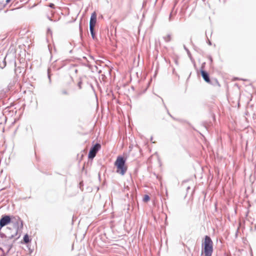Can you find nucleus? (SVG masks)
<instances>
[{
	"instance_id": "2",
	"label": "nucleus",
	"mask_w": 256,
	"mask_h": 256,
	"mask_svg": "<svg viewBox=\"0 0 256 256\" xmlns=\"http://www.w3.org/2000/svg\"><path fill=\"white\" fill-rule=\"evenodd\" d=\"M204 245L205 256H212L213 252V242L209 236H205Z\"/></svg>"
},
{
	"instance_id": "19",
	"label": "nucleus",
	"mask_w": 256,
	"mask_h": 256,
	"mask_svg": "<svg viewBox=\"0 0 256 256\" xmlns=\"http://www.w3.org/2000/svg\"><path fill=\"white\" fill-rule=\"evenodd\" d=\"M82 82L81 81H80L78 84V86L80 89L82 88Z\"/></svg>"
},
{
	"instance_id": "7",
	"label": "nucleus",
	"mask_w": 256,
	"mask_h": 256,
	"mask_svg": "<svg viewBox=\"0 0 256 256\" xmlns=\"http://www.w3.org/2000/svg\"><path fill=\"white\" fill-rule=\"evenodd\" d=\"M202 76L203 79L208 83H210V80L208 74L205 70H201Z\"/></svg>"
},
{
	"instance_id": "15",
	"label": "nucleus",
	"mask_w": 256,
	"mask_h": 256,
	"mask_svg": "<svg viewBox=\"0 0 256 256\" xmlns=\"http://www.w3.org/2000/svg\"><path fill=\"white\" fill-rule=\"evenodd\" d=\"M61 92H62V94H64V95H68L69 94L68 92L66 90H65V89L62 90H61Z\"/></svg>"
},
{
	"instance_id": "12",
	"label": "nucleus",
	"mask_w": 256,
	"mask_h": 256,
	"mask_svg": "<svg viewBox=\"0 0 256 256\" xmlns=\"http://www.w3.org/2000/svg\"><path fill=\"white\" fill-rule=\"evenodd\" d=\"M164 40L166 42H168L171 40V35L170 34L163 37Z\"/></svg>"
},
{
	"instance_id": "1",
	"label": "nucleus",
	"mask_w": 256,
	"mask_h": 256,
	"mask_svg": "<svg viewBox=\"0 0 256 256\" xmlns=\"http://www.w3.org/2000/svg\"><path fill=\"white\" fill-rule=\"evenodd\" d=\"M126 159L122 156H118L114 165L117 168L116 172L123 176L127 170V167L125 166Z\"/></svg>"
},
{
	"instance_id": "5",
	"label": "nucleus",
	"mask_w": 256,
	"mask_h": 256,
	"mask_svg": "<svg viewBox=\"0 0 256 256\" xmlns=\"http://www.w3.org/2000/svg\"><path fill=\"white\" fill-rule=\"evenodd\" d=\"M11 222V218L10 216L3 215L0 219V226L4 227L10 224Z\"/></svg>"
},
{
	"instance_id": "23",
	"label": "nucleus",
	"mask_w": 256,
	"mask_h": 256,
	"mask_svg": "<svg viewBox=\"0 0 256 256\" xmlns=\"http://www.w3.org/2000/svg\"><path fill=\"white\" fill-rule=\"evenodd\" d=\"M48 32H50V34L52 33V32L50 31V29H48Z\"/></svg>"
},
{
	"instance_id": "22",
	"label": "nucleus",
	"mask_w": 256,
	"mask_h": 256,
	"mask_svg": "<svg viewBox=\"0 0 256 256\" xmlns=\"http://www.w3.org/2000/svg\"><path fill=\"white\" fill-rule=\"evenodd\" d=\"M10 1H11V0H6V4H8V3H9Z\"/></svg>"
},
{
	"instance_id": "17",
	"label": "nucleus",
	"mask_w": 256,
	"mask_h": 256,
	"mask_svg": "<svg viewBox=\"0 0 256 256\" xmlns=\"http://www.w3.org/2000/svg\"><path fill=\"white\" fill-rule=\"evenodd\" d=\"M5 252L2 250V248H0V256H6Z\"/></svg>"
},
{
	"instance_id": "9",
	"label": "nucleus",
	"mask_w": 256,
	"mask_h": 256,
	"mask_svg": "<svg viewBox=\"0 0 256 256\" xmlns=\"http://www.w3.org/2000/svg\"><path fill=\"white\" fill-rule=\"evenodd\" d=\"M12 246L7 244L6 246H3V248H2V250H4V252H5L6 254L7 255L10 252V250H11Z\"/></svg>"
},
{
	"instance_id": "25",
	"label": "nucleus",
	"mask_w": 256,
	"mask_h": 256,
	"mask_svg": "<svg viewBox=\"0 0 256 256\" xmlns=\"http://www.w3.org/2000/svg\"><path fill=\"white\" fill-rule=\"evenodd\" d=\"M80 30H81V26H80Z\"/></svg>"
},
{
	"instance_id": "4",
	"label": "nucleus",
	"mask_w": 256,
	"mask_h": 256,
	"mask_svg": "<svg viewBox=\"0 0 256 256\" xmlns=\"http://www.w3.org/2000/svg\"><path fill=\"white\" fill-rule=\"evenodd\" d=\"M100 148V144L98 143H96L94 146H93L90 148L88 152V158L90 159L94 158L96 156V153L98 152Z\"/></svg>"
},
{
	"instance_id": "10",
	"label": "nucleus",
	"mask_w": 256,
	"mask_h": 256,
	"mask_svg": "<svg viewBox=\"0 0 256 256\" xmlns=\"http://www.w3.org/2000/svg\"><path fill=\"white\" fill-rule=\"evenodd\" d=\"M184 48L187 54H188V57L190 58V60H191V61L192 62H194V60L192 58V54H191L190 50H188V49L184 45Z\"/></svg>"
},
{
	"instance_id": "3",
	"label": "nucleus",
	"mask_w": 256,
	"mask_h": 256,
	"mask_svg": "<svg viewBox=\"0 0 256 256\" xmlns=\"http://www.w3.org/2000/svg\"><path fill=\"white\" fill-rule=\"evenodd\" d=\"M18 228L14 226L12 229V230L10 234L8 232H6V234L0 233V236L1 238H8L9 239L12 240L14 238H15L18 234Z\"/></svg>"
},
{
	"instance_id": "13",
	"label": "nucleus",
	"mask_w": 256,
	"mask_h": 256,
	"mask_svg": "<svg viewBox=\"0 0 256 256\" xmlns=\"http://www.w3.org/2000/svg\"><path fill=\"white\" fill-rule=\"evenodd\" d=\"M23 240H24V242L26 243V244L30 242V241L29 236H28L27 234L24 235Z\"/></svg>"
},
{
	"instance_id": "24",
	"label": "nucleus",
	"mask_w": 256,
	"mask_h": 256,
	"mask_svg": "<svg viewBox=\"0 0 256 256\" xmlns=\"http://www.w3.org/2000/svg\"><path fill=\"white\" fill-rule=\"evenodd\" d=\"M48 78L50 80V76L48 74Z\"/></svg>"
},
{
	"instance_id": "6",
	"label": "nucleus",
	"mask_w": 256,
	"mask_h": 256,
	"mask_svg": "<svg viewBox=\"0 0 256 256\" xmlns=\"http://www.w3.org/2000/svg\"><path fill=\"white\" fill-rule=\"evenodd\" d=\"M96 22V12H94L90 16V27L94 28Z\"/></svg>"
},
{
	"instance_id": "21",
	"label": "nucleus",
	"mask_w": 256,
	"mask_h": 256,
	"mask_svg": "<svg viewBox=\"0 0 256 256\" xmlns=\"http://www.w3.org/2000/svg\"><path fill=\"white\" fill-rule=\"evenodd\" d=\"M208 44L210 46L212 45V42L210 40H208Z\"/></svg>"
},
{
	"instance_id": "14",
	"label": "nucleus",
	"mask_w": 256,
	"mask_h": 256,
	"mask_svg": "<svg viewBox=\"0 0 256 256\" xmlns=\"http://www.w3.org/2000/svg\"><path fill=\"white\" fill-rule=\"evenodd\" d=\"M6 90H0V99L4 96Z\"/></svg>"
},
{
	"instance_id": "16",
	"label": "nucleus",
	"mask_w": 256,
	"mask_h": 256,
	"mask_svg": "<svg viewBox=\"0 0 256 256\" xmlns=\"http://www.w3.org/2000/svg\"><path fill=\"white\" fill-rule=\"evenodd\" d=\"M150 196H149L148 195L146 194V195H144V198L143 200H144V202H148V200H150Z\"/></svg>"
},
{
	"instance_id": "18",
	"label": "nucleus",
	"mask_w": 256,
	"mask_h": 256,
	"mask_svg": "<svg viewBox=\"0 0 256 256\" xmlns=\"http://www.w3.org/2000/svg\"><path fill=\"white\" fill-rule=\"evenodd\" d=\"M20 222V224H21V227H22V220L20 219V218L19 217H18V220L16 221V223L17 224V225L18 224V223Z\"/></svg>"
},
{
	"instance_id": "20",
	"label": "nucleus",
	"mask_w": 256,
	"mask_h": 256,
	"mask_svg": "<svg viewBox=\"0 0 256 256\" xmlns=\"http://www.w3.org/2000/svg\"><path fill=\"white\" fill-rule=\"evenodd\" d=\"M49 6H50V8H54V4H50Z\"/></svg>"
},
{
	"instance_id": "11",
	"label": "nucleus",
	"mask_w": 256,
	"mask_h": 256,
	"mask_svg": "<svg viewBox=\"0 0 256 256\" xmlns=\"http://www.w3.org/2000/svg\"><path fill=\"white\" fill-rule=\"evenodd\" d=\"M90 34L92 35V38L94 40H95L96 38L95 32H94V28L93 27H90Z\"/></svg>"
},
{
	"instance_id": "8",
	"label": "nucleus",
	"mask_w": 256,
	"mask_h": 256,
	"mask_svg": "<svg viewBox=\"0 0 256 256\" xmlns=\"http://www.w3.org/2000/svg\"><path fill=\"white\" fill-rule=\"evenodd\" d=\"M2 244L3 246H6L7 244H9L10 246H13L14 240H12L11 239H9L8 238H2Z\"/></svg>"
}]
</instances>
